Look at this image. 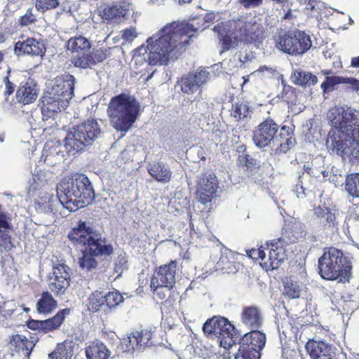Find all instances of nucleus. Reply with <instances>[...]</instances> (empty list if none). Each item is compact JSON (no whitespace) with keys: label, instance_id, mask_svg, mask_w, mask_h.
Segmentation results:
<instances>
[{"label":"nucleus","instance_id":"obj_1","mask_svg":"<svg viewBox=\"0 0 359 359\" xmlns=\"http://www.w3.org/2000/svg\"><path fill=\"white\" fill-rule=\"evenodd\" d=\"M196 31L189 23L173 22L149 37L146 46L142 45L137 50L140 54L147 53L144 60L149 65H166L185 50Z\"/></svg>","mask_w":359,"mask_h":359},{"label":"nucleus","instance_id":"obj_2","mask_svg":"<svg viewBox=\"0 0 359 359\" xmlns=\"http://www.w3.org/2000/svg\"><path fill=\"white\" fill-rule=\"evenodd\" d=\"M100 135L101 128L97 121L88 119L67 133L64 145L59 142L45 145L42 154L45 156L44 162L48 165H55L65 159V153L75 156L93 145Z\"/></svg>","mask_w":359,"mask_h":359},{"label":"nucleus","instance_id":"obj_3","mask_svg":"<svg viewBox=\"0 0 359 359\" xmlns=\"http://www.w3.org/2000/svg\"><path fill=\"white\" fill-rule=\"evenodd\" d=\"M68 238L75 245H86L82 250V257L79 259V264L88 271L97 268V258L107 257L114 253L113 245L102 236L101 232L86 222L79 221L77 226L69 233Z\"/></svg>","mask_w":359,"mask_h":359},{"label":"nucleus","instance_id":"obj_4","mask_svg":"<svg viewBox=\"0 0 359 359\" xmlns=\"http://www.w3.org/2000/svg\"><path fill=\"white\" fill-rule=\"evenodd\" d=\"M56 191L59 201L70 212L92 204L95 197L91 181L81 173L63 178L57 184Z\"/></svg>","mask_w":359,"mask_h":359},{"label":"nucleus","instance_id":"obj_5","mask_svg":"<svg viewBox=\"0 0 359 359\" xmlns=\"http://www.w3.org/2000/svg\"><path fill=\"white\" fill-rule=\"evenodd\" d=\"M252 141L259 149L272 147L275 154H285L296 144L292 131L286 126H280L268 118L253 130Z\"/></svg>","mask_w":359,"mask_h":359},{"label":"nucleus","instance_id":"obj_6","mask_svg":"<svg viewBox=\"0 0 359 359\" xmlns=\"http://www.w3.org/2000/svg\"><path fill=\"white\" fill-rule=\"evenodd\" d=\"M74 76L65 73L57 76L52 87L41 98V114L43 120L55 118V116L67 108L74 96Z\"/></svg>","mask_w":359,"mask_h":359},{"label":"nucleus","instance_id":"obj_7","mask_svg":"<svg viewBox=\"0 0 359 359\" xmlns=\"http://www.w3.org/2000/svg\"><path fill=\"white\" fill-rule=\"evenodd\" d=\"M140 107L131 95L121 93L112 97L107 111L112 126L118 131L128 132L139 115Z\"/></svg>","mask_w":359,"mask_h":359},{"label":"nucleus","instance_id":"obj_8","mask_svg":"<svg viewBox=\"0 0 359 359\" xmlns=\"http://www.w3.org/2000/svg\"><path fill=\"white\" fill-rule=\"evenodd\" d=\"M351 269L350 259L336 248H325L323 255L318 259L319 273L326 280L348 282Z\"/></svg>","mask_w":359,"mask_h":359},{"label":"nucleus","instance_id":"obj_9","mask_svg":"<svg viewBox=\"0 0 359 359\" xmlns=\"http://www.w3.org/2000/svg\"><path fill=\"white\" fill-rule=\"evenodd\" d=\"M67 48L72 53L76 54L72 58V63L81 69H92L108 56L107 49L92 48L91 41L82 35L71 37L67 42Z\"/></svg>","mask_w":359,"mask_h":359},{"label":"nucleus","instance_id":"obj_10","mask_svg":"<svg viewBox=\"0 0 359 359\" xmlns=\"http://www.w3.org/2000/svg\"><path fill=\"white\" fill-rule=\"evenodd\" d=\"M326 145L331 154L341 156L353 164L359 163V140L354 137L337 130H331Z\"/></svg>","mask_w":359,"mask_h":359},{"label":"nucleus","instance_id":"obj_11","mask_svg":"<svg viewBox=\"0 0 359 359\" xmlns=\"http://www.w3.org/2000/svg\"><path fill=\"white\" fill-rule=\"evenodd\" d=\"M275 38L276 48L291 55H302L312 46L309 35L299 30L279 32Z\"/></svg>","mask_w":359,"mask_h":359},{"label":"nucleus","instance_id":"obj_12","mask_svg":"<svg viewBox=\"0 0 359 359\" xmlns=\"http://www.w3.org/2000/svg\"><path fill=\"white\" fill-rule=\"evenodd\" d=\"M331 130H337L359 140V111L349 107L334 109L329 116Z\"/></svg>","mask_w":359,"mask_h":359},{"label":"nucleus","instance_id":"obj_13","mask_svg":"<svg viewBox=\"0 0 359 359\" xmlns=\"http://www.w3.org/2000/svg\"><path fill=\"white\" fill-rule=\"evenodd\" d=\"M89 309L93 312L104 311L107 313L116 309L124 301V297L118 291L104 293L98 290L89 297Z\"/></svg>","mask_w":359,"mask_h":359},{"label":"nucleus","instance_id":"obj_14","mask_svg":"<svg viewBox=\"0 0 359 359\" xmlns=\"http://www.w3.org/2000/svg\"><path fill=\"white\" fill-rule=\"evenodd\" d=\"M313 214L318 224L317 226H313V231L327 235L339 233V222L335 210L325 206H318L314 208Z\"/></svg>","mask_w":359,"mask_h":359},{"label":"nucleus","instance_id":"obj_15","mask_svg":"<svg viewBox=\"0 0 359 359\" xmlns=\"http://www.w3.org/2000/svg\"><path fill=\"white\" fill-rule=\"evenodd\" d=\"M196 196L200 203L205 204L216 196L218 182L215 174L201 173L197 177Z\"/></svg>","mask_w":359,"mask_h":359},{"label":"nucleus","instance_id":"obj_16","mask_svg":"<svg viewBox=\"0 0 359 359\" xmlns=\"http://www.w3.org/2000/svg\"><path fill=\"white\" fill-rule=\"evenodd\" d=\"M53 274L48 287L56 296H61L70 285L72 271L67 264L62 263L53 266Z\"/></svg>","mask_w":359,"mask_h":359},{"label":"nucleus","instance_id":"obj_17","mask_svg":"<svg viewBox=\"0 0 359 359\" xmlns=\"http://www.w3.org/2000/svg\"><path fill=\"white\" fill-rule=\"evenodd\" d=\"M176 261H171L168 264L159 267L158 271L154 273L151 280V287L164 286L167 291H170L175 285L177 275Z\"/></svg>","mask_w":359,"mask_h":359},{"label":"nucleus","instance_id":"obj_18","mask_svg":"<svg viewBox=\"0 0 359 359\" xmlns=\"http://www.w3.org/2000/svg\"><path fill=\"white\" fill-rule=\"evenodd\" d=\"M234 326L225 318L215 316L208 319L203 326V332L218 338H232Z\"/></svg>","mask_w":359,"mask_h":359},{"label":"nucleus","instance_id":"obj_19","mask_svg":"<svg viewBox=\"0 0 359 359\" xmlns=\"http://www.w3.org/2000/svg\"><path fill=\"white\" fill-rule=\"evenodd\" d=\"M209 77V72L205 69L189 74L182 78L181 90L184 93L193 94L206 83Z\"/></svg>","mask_w":359,"mask_h":359},{"label":"nucleus","instance_id":"obj_20","mask_svg":"<svg viewBox=\"0 0 359 359\" xmlns=\"http://www.w3.org/2000/svg\"><path fill=\"white\" fill-rule=\"evenodd\" d=\"M287 241L283 238H278L267 242L270 266L273 269L279 267L280 263L287 259L285 247Z\"/></svg>","mask_w":359,"mask_h":359},{"label":"nucleus","instance_id":"obj_21","mask_svg":"<svg viewBox=\"0 0 359 359\" xmlns=\"http://www.w3.org/2000/svg\"><path fill=\"white\" fill-rule=\"evenodd\" d=\"M46 48L43 41L34 38H27L25 41H18L14 46V53L17 56L29 55L32 56H40L45 55Z\"/></svg>","mask_w":359,"mask_h":359},{"label":"nucleus","instance_id":"obj_22","mask_svg":"<svg viewBox=\"0 0 359 359\" xmlns=\"http://www.w3.org/2000/svg\"><path fill=\"white\" fill-rule=\"evenodd\" d=\"M39 94V88L34 80L26 74V80L18 86L15 97L18 102L28 104L34 102Z\"/></svg>","mask_w":359,"mask_h":359},{"label":"nucleus","instance_id":"obj_23","mask_svg":"<svg viewBox=\"0 0 359 359\" xmlns=\"http://www.w3.org/2000/svg\"><path fill=\"white\" fill-rule=\"evenodd\" d=\"M305 348L311 359H323L334 354L332 346L324 340H309Z\"/></svg>","mask_w":359,"mask_h":359},{"label":"nucleus","instance_id":"obj_24","mask_svg":"<svg viewBox=\"0 0 359 359\" xmlns=\"http://www.w3.org/2000/svg\"><path fill=\"white\" fill-rule=\"evenodd\" d=\"M242 323L252 329L259 328L264 321L260 309L256 306L244 307L241 313Z\"/></svg>","mask_w":359,"mask_h":359},{"label":"nucleus","instance_id":"obj_25","mask_svg":"<svg viewBox=\"0 0 359 359\" xmlns=\"http://www.w3.org/2000/svg\"><path fill=\"white\" fill-rule=\"evenodd\" d=\"M70 313V309H64L60 310L53 318L45 320H35L36 327L43 330L44 332H48L58 329L64 322L67 316Z\"/></svg>","mask_w":359,"mask_h":359},{"label":"nucleus","instance_id":"obj_26","mask_svg":"<svg viewBox=\"0 0 359 359\" xmlns=\"http://www.w3.org/2000/svg\"><path fill=\"white\" fill-rule=\"evenodd\" d=\"M266 344V335L257 329L245 334L241 340L240 345L248 346L251 350L259 352L264 347Z\"/></svg>","mask_w":359,"mask_h":359},{"label":"nucleus","instance_id":"obj_27","mask_svg":"<svg viewBox=\"0 0 359 359\" xmlns=\"http://www.w3.org/2000/svg\"><path fill=\"white\" fill-rule=\"evenodd\" d=\"M149 174L157 182L168 183L172 177V171L169 166L163 162H151L148 166Z\"/></svg>","mask_w":359,"mask_h":359},{"label":"nucleus","instance_id":"obj_28","mask_svg":"<svg viewBox=\"0 0 359 359\" xmlns=\"http://www.w3.org/2000/svg\"><path fill=\"white\" fill-rule=\"evenodd\" d=\"M127 12L126 7L121 4L107 5L100 11V16L107 22L116 23L126 15Z\"/></svg>","mask_w":359,"mask_h":359},{"label":"nucleus","instance_id":"obj_29","mask_svg":"<svg viewBox=\"0 0 359 359\" xmlns=\"http://www.w3.org/2000/svg\"><path fill=\"white\" fill-rule=\"evenodd\" d=\"M340 83L350 84L353 90H359V81L356 79L338 76H326L325 81L321 84V88L323 93H326L332 91L333 87Z\"/></svg>","mask_w":359,"mask_h":359},{"label":"nucleus","instance_id":"obj_30","mask_svg":"<svg viewBox=\"0 0 359 359\" xmlns=\"http://www.w3.org/2000/svg\"><path fill=\"white\" fill-rule=\"evenodd\" d=\"M11 73V81L7 76L4 78V81L6 86V90L4 94L7 100V97L12 95L14 92L15 88L18 87L26 80V72L15 70L11 73L10 69L8 70V74Z\"/></svg>","mask_w":359,"mask_h":359},{"label":"nucleus","instance_id":"obj_31","mask_svg":"<svg viewBox=\"0 0 359 359\" xmlns=\"http://www.w3.org/2000/svg\"><path fill=\"white\" fill-rule=\"evenodd\" d=\"M290 79L294 84L302 87L313 86L318 82L316 75L301 69H294L290 76Z\"/></svg>","mask_w":359,"mask_h":359},{"label":"nucleus","instance_id":"obj_32","mask_svg":"<svg viewBox=\"0 0 359 359\" xmlns=\"http://www.w3.org/2000/svg\"><path fill=\"white\" fill-rule=\"evenodd\" d=\"M86 355L87 359H108L110 351L102 342L95 341L86 348Z\"/></svg>","mask_w":359,"mask_h":359},{"label":"nucleus","instance_id":"obj_33","mask_svg":"<svg viewBox=\"0 0 359 359\" xmlns=\"http://www.w3.org/2000/svg\"><path fill=\"white\" fill-rule=\"evenodd\" d=\"M57 307V302L49 292H43L37 301L36 310L40 313H51Z\"/></svg>","mask_w":359,"mask_h":359},{"label":"nucleus","instance_id":"obj_34","mask_svg":"<svg viewBox=\"0 0 359 359\" xmlns=\"http://www.w3.org/2000/svg\"><path fill=\"white\" fill-rule=\"evenodd\" d=\"M73 348L71 342L58 344L55 350L48 354V359H71L73 355Z\"/></svg>","mask_w":359,"mask_h":359},{"label":"nucleus","instance_id":"obj_35","mask_svg":"<svg viewBox=\"0 0 359 359\" xmlns=\"http://www.w3.org/2000/svg\"><path fill=\"white\" fill-rule=\"evenodd\" d=\"M250 112L249 103L245 100H240L232 105L230 115L236 121L247 118Z\"/></svg>","mask_w":359,"mask_h":359},{"label":"nucleus","instance_id":"obj_36","mask_svg":"<svg viewBox=\"0 0 359 359\" xmlns=\"http://www.w3.org/2000/svg\"><path fill=\"white\" fill-rule=\"evenodd\" d=\"M235 29L241 32V38H245L250 36L253 39L252 34H255V30L258 28L259 25L257 23H251L245 21V17H241L237 21L234 22Z\"/></svg>","mask_w":359,"mask_h":359},{"label":"nucleus","instance_id":"obj_37","mask_svg":"<svg viewBox=\"0 0 359 359\" xmlns=\"http://www.w3.org/2000/svg\"><path fill=\"white\" fill-rule=\"evenodd\" d=\"M11 217L3 210L0 205V238L6 241L8 238V232L13 230Z\"/></svg>","mask_w":359,"mask_h":359},{"label":"nucleus","instance_id":"obj_38","mask_svg":"<svg viewBox=\"0 0 359 359\" xmlns=\"http://www.w3.org/2000/svg\"><path fill=\"white\" fill-rule=\"evenodd\" d=\"M221 27L218 25L215 26L214 31L218 32V38L222 43V50L220 53L226 51L231 48H234L238 46V40L236 38H231L230 36L225 34L221 32Z\"/></svg>","mask_w":359,"mask_h":359},{"label":"nucleus","instance_id":"obj_39","mask_svg":"<svg viewBox=\"0 0 359 359\" xmlns=\"http://www.w3.org/2000/svg\"><path fill=\"white\" fill-rule=\"evenodd\" d=\"M246 147L245 145H241L239 147V152H242L238 156V162L241 166L246 167L247 168H258L259 165V162L252 158L250 155L245 154Z\"/></svg>","mask_w":359,"mask_h":359},{"label":"nucleus","instance_id":"obj_40","mask_svg":"<svg viewBox=\"0 0 359 359\" xmlns=\"http://www.w3.org/2000/svg\"><path fill=\"white\" fill-rule=\"evenodd\" d=\"M301 287L297 281L291 278L287 279L284 282L283 294L290 299H297L300 297Z\"/></svg>","mask_w":359,"mask_h":359},{"label":"nucleus","instance_id":"obj_41","mask_svg":"<svg viewBox=\"0 0 359 359\" xmlns=\"http://www.w3.org/2000/svg\"><path fill=\"white\" fill-rule=\"evenodd\" d=\"M345 188L351 196L359 198V172L347 177Z\"/></svg>","mask_w":359,"mask_h":359},{"label":"nucleus","instance_id":"obj_42","mask_svg":"<svg viewBox=\"0 0 359 359\" xmlns=\"http://www.w3.org/2000/svg\"><path fill=\"white\" fill-rule=\"evenodd\" d=\"M250 348L240 345L238 353L235 354V359H260L261 353Z\"/></svg>","mask_w":359,"mask_h":359},{"label":"nucleus","instance_id":"obj_43","mask_svg":"<svg viewBox=\"0 0 359 359\" xmlns=\"http://www.w3.org/2000/svg\"><path fill=\"white\" fill-rule=\"evenodd\" d=\"M25 336L21 334H13L9 337L8 346L11 349L12 347L14 348L15 352L19 353L20 351H24L25 343L24 340H26Z\"/></svg>","mask_w":359,"mask_h":359},{"label":"nucleus","instance_id":"obj_44","mask_svg":"<svg viewBox=\"0 0 359 359\" xmlns=\"http://www.w3.org/2000/svg\"><path fill=\"white\" fill-rule=\"evenodd\" d=\"M135 332V336H137L139 339L141 350L143 349L145 346H150L153 345V343L150 342V340L152 337V334L150 330H136Z\"/></svg>","mask_w":359,"mask_h":359},{"label":"nucleus","instance_id":"obj_45","mask_svg":"<svg viewBox=\"0 0 359 359\" xmlns=\"http://www.w3.org/2000/svg\"><path fill=\"white\" fill-rule=\"evenodd\" d=\"M37 21V17L32 8H28L25 13L21 15L18 23L21 27H27L34 24Z\"/></svg>","mask_w":359,"mask_h":359},{"label":"nucleus","instance_id":"obj_46","mask_svg":"<svg viewBox=\"0 0 359 359\" xmlns=\"http://www.w3.org/2000/svg\"><path fill=\"white\" fill-rule=\"evenodd\" d=\"M60 5L59 0H36V8L38 11H46L57 8Z\"/></svg>","mask_w":359,"mask_h":359},{"label":"nucleus","instance_id":"obj_47","mask_svg":"<svg viewBox=\"0 0 359 359\" xmlns=\"http://www.w3.org/2000/svg\"><path fill=\"white\" fill-rule=\"evenodd\" d=\"M16 311V304L14 300H10L0 306V313H3L4 316L11 317Z\"/></svg>","mask_w":359,"mask_h":359},{"label":"nucleus","instance_id":"obj_48","mask_svg":"<svg viewBox=\"0 0 359 359\" xmlns=\"http://www.w3.org/2000/svg\"><path fill=\"white\" fill-rule=\"evenodd\" d=\"M121 349L123 352H133V346H132L131 339L130 335L124 337L121 341Z\"/></svg>","mask_w":359,"mask_h":359},{"label":"nucleus","instance_id":"obj_49","mask_svg":"<svg viewBox=\"0 0 359 359\" xmlns=\"http://www.w3.org/2000/svg\"><path fill=\"white\" fill-rule=\"evenodd\" d=\"M262 1L263 0H240L241 4L246 8L258 7Z\"/></svg>","mask_w":359,"mask_h":359},{"label":"nucleus","instance_id":"obj_50","mask_svg":"<svg viewBox=\"0 0 359 359\" xmlns=\"http://www.w3.org/2000/svg\"><path fill=\"white\" fill-rule=\"evenodd\" d=\"M293 191L298 198H304L306 197L304 189L301 181H299V183L296 184Z\"/></svg>","mask_w":359,"mask_h":359},{"label":"nucleus","instance_id":"obj_51","mask_svg":"<svg viewBox=\"0 0 359 359\" xmlns=\"http://www.w3.org/2000/svg\"><path fill=\"white\" fill-rule=\"evenodd\" d=\"M130 339H131L132 346H133V351H142L140 344L139 343V339H138L137 337L135 336V332H132L130 334Z\"/></svg>","mask_w":359,"mask_h":359},{"label":"nucleus","instance_id":"obj_52","mask_svg":"<svg viewBox=\"0 0 359 359\" xmlns=\"http://www.w3.org/2000/svg\"><path fill=\"white\" fill-rule=\"evenodd\" d=\"M219 18V14L215 13H208L203 18L205 22H215L218 21Z\"/></svg>","mask_w":359,"mask_h":359},{"label":"nucleus","instance_id":"obj_53","mask_svg":"<svg viewBox=\"0 0 359 359\" xmlns=\"http://www.w3.org/2000/svg\"><path fill=\"white\" fill-rule=\"evenodd\" d=\"M151 288L153 290L154 294H156L160 299H164L166 297L165 293L163 291V289H165L164 286H154Z\"/></svg>","mask_w":359,"mask_h":359},{"label":"nucleus","instance_id":"obj_54","mask_svg":"<svg viewBox=\"0 0 359 359\" xmlns=\"http://www.w3.org/2000/svg\"><path fill=\"white\" fill-rule=\"evenodd\" d=\"M254 255H257V257L262 260H264L266 257V253L263 250L260 249H252L249 254V256L252 258Z\"/></svg>","mask_w":359,"mask_h":359},{"label":"nucleus","instance_id":"obj_55","mask_svg":"<svg viewBox=\"0 0 359 359\" xmlns=\"http://www.w3.org/2000/svg\"><path fill=\"white\" fill-rule=\"evenodd\" d=\"M24 341H25L24 351H25V354L29 356L34 347V344L33 341H30L27 338Z\"/></svg>","mask_w":359,"mask_h":359},{"label":"nucleus","instance_id":"obj_56","mask_svg":"<svg viewBox=\"0 0 359 359\" xmlns=\"http://www.w3.org/2000/svg\"><path fill=\"white\" fill-rule=\"evenodd\" d=\"M136 31L135 29H126L124 31L123 36L125 39L130 41L136 36Z\"/></svg>","mask_w":359,"mask_h":359},{"label":"nucleus","instance_id":"obj_57","mask_svg":"<svg viewBox=\"0 0 359 359\" xmlns=\"http://www.w3.org/2000/svg\"><path fill=\"white\" fill-rule=\"evenodd\" d=\"M196 107L198 109V112L201 113V114H206L205 109L208 107V103L203 101V100H198L196 103Z\"/></svg>","mask_w":359,"mask_h":359},{"label":"nucleus","instance_id":"obj_58","mask_svg":"<svg viewBox=\"0 0 359 359\" xmlns=\"http://www.w3.org/2000/svg\"><path fill=\"white\" fill-rule=\"evenodd\" d=\"M118 263H116V271L118 272V271H122L123 269V264H126V258L123 255H119L118 256Z\"/></svg>","mask_w":359,"mask_h":359},{"label":"nucleus","instance_id":"obj_59","mask_svg":"<svg viewBox=\"0 0 359 359\" xmlns=\"http://www.w3.org/2000/svg\"><path fill=\"white\" fill-rule=\"evenodd\" d=\"M230 260L228 258L226 255L222 254L219 258V260L218 262V264L219 267H222V269H225V265L227 264H230Z\"/></svg>","mask_w":359,"mask_h":359},{"label":"nucleus","instance_id":"obj_60","mask_svg":"<svg viewBox=\"0 0 359 359\" xmlns=\"http://www.w3.org/2000/svg\"><path fill=\"white\" fill-rule=\"evenodd\" d=\"M304 172H306V173H308L310 175H315V173H314V172L313 170L312 167L310 166L309 164H307V165L305 164L304 165Z\"/></svg>","mask_w":359,"mask_h":359},{"label":"nucleus","instance_id":"obj_61","mask_svg":"<svg viewBox=\"0 0 359 359\" xmlns=\"http://www.w3.org/2000/svg\"><path fill=\"white\" fill-rule=\"evenodd\" d=\"M250 60V55L245 54V55H240L239 60L242 63H245V62Z\"/></svg>","mask_w":359,"mask_h":359},{"label":"nucleus","instance_id":"obj_62","mask_svg":"<svg viewBox=\"0 0 359 359\" xmlns=\"http://www.w3.org/2000/svg\"><path fill=\"white\" fill-rule=\"evenodd\" d=\"M351 66L353 67H359V56L352 58Z\"/></svg>","mask_w":359,"mask_h":359},{"label":"nucleus","instance_id":"obj_63","mask_svg":"<svg viewBox=\"0 0 359 359\" xmlns=\"http://www.w3.org/2000/svg\"><path fill=\"white\" fill-rule=\"evenodd\" d=\"M304 3L307 4L309 6H311V9L314 8V5H313V1L312 0H304Z\"/></svg>","mask_w":359,"mask_h":359},{"label":"nucleus","instance_id":"obj_64","mask_svg":"<svg viewBox=\"0 0 359 359\" xmlns=\"http://www.w3.org/2000/svg\"><path fill=\"white\" fill-rule=\"evenodd\" d=\"M34 322H35V321H33V322L30 323V324H29V327H30V328H32V329H38V328L36 327V324H34Z\"/></svg>","mask_w":359,"mask_h":359}]
</instances>
